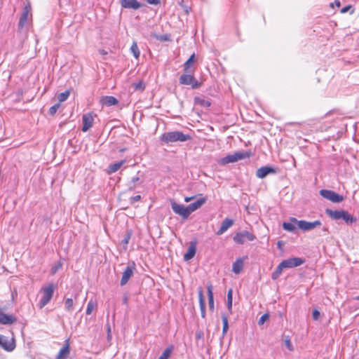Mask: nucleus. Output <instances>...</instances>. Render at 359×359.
<instances>
[{"label": "nucleus", "instance_id": "a18cd8bd", "mask_svg": "<svg viewBox=\"0 0 359 359\" xmlns=\"http://www.w3.org/2000/svg\"><path fill=\"white\" fill-rule=\"evenodd\" d=\"M111 339V327L109 325H107V339L109 341Z\"/></svg>", "mask_w": 359, "mask_h": 359}, {"label": "nucleus", "instance_id": "dca6fc26", "mask_svg": "<svg viewBox=\"0 0 359 359\" xmlns=\"http://www.w3.org/2000/svg\"><path fill=\"white\" fill-rule=\"evenodd\" d=\"M17 318L13 315H7L0 311V323L3 325H11L16 322Z\"/></svg>", "mask_w": 359, "mask_h": 359}, {"label": "nucleus", "instance_id": "c9c22d12", "mask_svg": "<svg viewBox=\"0 0 359 359\" xmlns=\"http://www.w3.org/2000/svg\"><path fill=\"white\" fill-rule=\"evenodd\" d=\"M133 86L135 90H136L142 91L145 88L144 83L142 81H139L137 83H134Z\"/></svg>", "mask_w": 359, "mask_h": 359}, {"label": "nucleus", "instance_id": "603ef678", "mask_svg": "<svg viewBox=\"0 0 359 359\" xmlns=\"http://www.w3.org/2000/svg\"><path fill=\"white\" fill-rule=\"evenodd\" d=\"M128 297L126 295H124L123 298V304H126L128 303Z\"/></svg>", "mask_w": 359, "mask_h": 359}, {"label": "nucleus", "instance_id": "49530a36", "mask_svg": "<svg viewBox=\"0 0 359 359\" xmlns=\"http://www.w3.org/2000/svg\"><path fill=\"white\" fill-rule=\"evenodd\" d=\"M31 11V6L29 5H27L23 10V12H27V14L29 15Z\"/></svg>", "mask_w": 359, "mask_h": 359}, {"label": "nucleus", "instance_id": "423d86ee", "mask_svg": "<svg viewBox=\"0 0 359 359\" xmlns=\"http://www.w3.org/2000/svg\"><path fill=\"white\" fill-rule=\"evenodd\" d=\"M233 241L238 244H243L246 241H252L255 239V236L248 231H243L237 233L233 236Z\"/></svg>", "mask_w": 359, "mask_h": 359}, {"label": "nucleus", "instance_id": "4c0bfd02", "mask_svg": "<svg viewBox=\"0 0 359 359\" xmlns=\"http://www.w3.org/2000/svg\"><path fill=\"white\" fill-rule=\"evenodd\" d=\"M269 318V315L268 313H265L261 316V318L259 320L258 324L259 325H262L264 324V323L268 320Z\"/></svg>", "mask_w": 359, "mask_h": 359}, {"label": "nucleus", "instance_id": "c03bdc74", "mask_svg": "<svg viewBox=\"0 0 359 359\" xmlns=\"http://www.w3.org/2000/svg\"><path fill=\"white\" fill-rule=\"evenodd\" d=\"M140 198H141L140 195H137L135 196L131 197L130 199V203H133L135 202H137V201H140Z\"/></svg>", "mask_w": 359, "mask_h": 359}, {"label": "nucleus", "instance_id": "1a4fd4ad", "mask_svg": "<svg viewBox=\"0 0 359 359\" xmlns=\"http://www.w3.org/2000/svg\"><path fill=\"white\" fill-rule=\"evenodd\" d=\"M0 346L6 351H12L15 347L14 338L8 339L4 335H0Z\"/></svg>", "mask_w": 359, "mask_h": 359}, {"label": "nucleus", "instance_id": "0eeeda50", "mask_svg": "<svg viewBox=\"0 0 359 359\" xmlns=\"http://www.w3.org/2000/svg\"><path fill=\"white\" fill-rule=\"evenodd\" d=\"M180 83L182 85H191L192 88H198L200 83L195 79L191 73L186 72L180 77Z\"/></svg>", "mask_w": 359, "mask_h": 359}, {"label": "nucleus", "instance_id": "a211bd4d", "mask_svg": "<svg viewBox=\"0 0 359 359\" xmlns=\"http://www.w3.org/2000/svg\"><path fill=\"white\" fill-rule=\"evenodd\" d=\"M100 102L103 105L107 107L116 105L118 103V100L113 96H104L101 98Z\"/></svg>", "mask_w": 359, "mask_h": 359}, {"label": "nucleus", "instance_id": "cd10ccee", "mask_svg": "<svg viewBox=\"0 0 359 359\" xmlns=\"http://www.w3.org/2000/svg\"><path fill=\"white\" fill-rule=\"evenodd\" d=\"M233 290L229 289L227 293V307L231 312L232 308Z\"/></svg>", "mask_w": 359, "mask_h": 359}, {"label": "nucleus", "instance_id": "f704fd0d", "mask_svg": "<svg viewBox=\"0 0 359 359\" xmlns=\"http://www.w3.org/2000/svg\"><path fill=\"white\" fill-rule=\"evenodd\" d=\"M96 304L90 300L88 304V306H87V309H86V314L87 315H90L92 311H93L95 306Z\"/></svg>", "mask_w": 359, "mask_h": 359}, {"label": "nucleus", "instance_id": "b1692460", "mask_svg": "<svg viewBox=\"0 0 359 359\" xmlns=\"http://www.w3.org/2000/svg\"><path fill=\"white\" fill-rule=\"evenodd\" d=\"M124 163L125 161H120L109 165L108 168V172L111 173L116 172Z\"/></svg>", "mask_w": 359, "mask_h": 359}, {"label": "nucleus", "instance_id": "5701e85b", "mask_svg": "<svg viewBox=\"0 0 359 359\" xmlns=\"http://www.w3.org/2000/svg\"><path fill=\"white\" fill-rule=\"evenodd\" d=\"M202 205V198H198L196 202L190 204L187 207L189 211V215Z\"/></svg>", "mask_w": 359, "mask_h": 359}, {"label": "nucleus", "instance_id": "6e6552de", "mask_svg": "<svg viewBox=\"0 0 359 359\" xmlns=\"http://www.w3.org/2000/svg\"><path fill=\"white\" fill-rule=\"evenodd\" d=\"M320 194L325 198L333 202V203H340L343 201V196L339 195L331 190L327 189H321L320 191Z\"/></svg>", "mask_w": 359, "mask_h": 359}, {"label": "nucleus", "instance_id": "bf43d9fd", "mask_svg": "<svg viewBox=\"0 0 359 359\" xmlns=\"http://www.w3.org/2000/svg\"><path fill=\"white\" fill-rule=\"evenodd\" d=\"M161 39H164V40H165V39H166V37H165V36H164V37H161Z\"/></svg>", "mask_w": 359, "mask_h": 359}, {"label": "nucleus", "instance_id": "20e7f679", "mask_svg": "<svg viewBox=\"0 0 359 359\" xmlns=\"http://www.w3.org/2000/svg\"><path fill=\"white\" fill-rule=\"evenodd\" d=\"M329 215L335 219H343L346 223H353L356 219L353 217L348 212L344 210H328Z\"/></svg>", "mask_w": 359, "mask_h": 359}, {"label": "nucleus", "instance_id": "4468645a", "mask_svg": "<svg viewBox=\"0 0 359 359\" xmlns=\"http://www.w3.org/2000/svg\"><path fill=\"white\" fill-rule=\"evenodd\" d=\"M121 5L124 8L137 10L141 7L140 3L137 0H121Z\"/></svg>", "mask_w": 359, "mask_h": 359}, {"label": "nucleus", "instance_id": "6e6d98bb", "mask_svg": "<svg viewBox=\"0 0 359 359\" xmlns=\"http://www.w3.org/2000/svg\"><path fill=\"white\" fill-rule=\"evenodd\" d=\"M191 198L186 197L184 200H185L186 202H189V201H191Z\"/></svg>", "mask_w": 359, "mask_h": 359}, {"label": "nucleus", "instance_id": "58836bf2", "mask_svg": "<svg viewBox=\"0 0 359 359\" xmlns=\"http://www.w3.org/2000/svg\"><path fill=\"white\" fill-rule=\"evenodd\" d=\"M62 264L60 262H58L55 264L51 269V273L55 274L60 269H61Z\"/></svg>", "mask_w": 359, "mask_h": 359}, {"label": "nucleus", "instance_id": "4d7b16f0", "mask_svg": "<svg viewBox=\"0 0 359 359\" xmlns=\"http://www.w3.org/2000/svg\"><path fill=\"white\" fill-rule=\"evenodd\" d=\"M354 299L359 300V296H357V297H354Z\"/></svg>", "mask_w": 359, "mask_h": 359}, {"label": "nucleus", "instance_id": "bb28decb", "mask_svg": "<svg viewBox=\"0 0 359 359\" xmlns=\"http://www.w3.org/2000/svg\"><path fill=\"white\" fill-rule=\"evenodd\" d=\"M283 269H284L283 267L281 266V264L280 263L279 265L276 269V270L274 271V272L271 275L272 279H273V280L277 279L280 276V275L281 274L282 271Z\"/></svg>", "mask_w": 359, "mask_h": 359}, {"label": "nucleus", "instance_id": "13d9d810", "mask_svg": "<svg viewBox=\"0 0 359 359\" xmlns=\"http://www.w3.org/2000/svg\"><path fill=\"white\" fill-rule=\"evenodd\" d=\"M161 39H164V40H165V39H166V37H165V36H164V37H161Z\"/></svg>", "mask_w": 359, "mask_h": 359}, {"label": "nucleus", "instance_id": "864d4df0", "mask_svg": "<svg viewBox=\"0 0 359 359\" xmlns=\"http://www.w3.org/2000/svg\"><path fill=\"white\" fill-rule=\"evenodd\" d=\"M196 339H201V332H196Z\"/></svg>", "mask_w": 359, "mask_h": 359}, {"label": "nucleus", "instance_id": "c85d7f7f", "mask_svg": "<svg viewBox=\"0 0 359 359\" xmlns=\"http://www.w3.org/2000/svg\"><path fill=\"white\" fill-rule=\"evenodd\" d=\"M208 300H209V306L211 310L214 309V302H213V294L212 292V287L209 286L208 287Z\"/></svg>", "mask_w": 359, "mask_h": 359}, {"label": "nucleus", "instance_id": "39448f33", "mask_svg": "<svg viewBox=\"0 0 359 359\" xmlns=\"http://www.w3.org/2000/svg\"><path fill=\"white\" fill-rule=\"evenodd\" d=\"M54 290L55 287L53 284H50L47 287L42 289L43 297L40 302V309H42L50 301L53 295Z\"/></svg>", "mask_w": 359, "mask_h": 359}, {"label": "nucleus", "instance_id": "f257e3e1", "mask_svg": "<svg viewBox=\"0 0 359 359\" xmlns=\"http://www.w3.org/2000/svg\"><path fill=\"white\" fill-rule=\"evenodd\" d=\"M189 135H184L180 131L165 133L162 135L161 140L167 143L175 142H185L189 139Z\"/></svg>", "mask_w": 359, "mask_h": 359}, {"label": "nucleus", "instance_id": "7ed1b4c3", "mask_svg": "<svg viewBox=\"0 0 359 359\" xmlns=\"http://www.w3.org/2000/svg\"><path fill=\"white\" fill-rule=\"evenodd\" d=\"M291 222L297 224L298 227L303 231H310L321 226V222L319 220L307 222L305 220H297L295 218H292Z\"/></svg>", "mask_w": 359, "mask_h": 359}, {"label": "nucleus", "instance_id": "a878e982", "mask_svg": "<svg viewBox=\"0 0 359 359\" xmlns=\"http://www.w3.org/2000/svg\"><path fill=\"white\" fill-rule=\"evenodd\" d=\"M29 15L27 14V12H23L18 23V26L20 28H22L27 23L28 20Z\"/></svg>", "mask_w": 359, "mask_h": 359}, {"label": "nucleus", "instance_id": "9d476101", "mask_svg": "<svg viewBox=\"0 0 359 359\" xmlns=\"http://www.w3.org/2000/svg\"><path fill=\"white\" fill-rule=\"evenodd\" d=\"M304 263V260L299 257H293L285 259L280 262L283 269L299 266Z\"/></svg>", "mask_w": 359, "mask_h": 359}, {"label": "nucleus", "instance_id": "09e8293b", "mask_svg": "<svg viewBox=\"0 0 359 359\" xmlns=\"http://www.w3.org/2000/svg\"><path fill=\"white\" fill-rule=\"evenodd\" d=\"M147 1L149 4H154V5H156V4H158V0H147Z\"/></svg>", "mask_w": 359, "mask_h": 359}, {"label": "nucleus", "instance_id": "4be33fe9", "mask_svg": "<svg viewBox=\"0 0 359 359\" xmlns=\"http://www.w3.org/2000/svg\"><path fill=\"white\" fill-rule=\"evenodd\" d=\"M243 268V261L241 258L237 259L233 264L232 271L238 274Z\"/></svg>", "mask_w": 359, "mask_h": 359}, {"label": "nucleus", "instance_id": "de8ad7c7", "mask_svg": "<svg viewBox=\"0 0 359 359\" xmlns=\"http://www.w3.org/2000/svg\"><path fill=\"white\" fill-rule=\"evenodd\" d=\"M334 5H335L337 7H339L341 5V3L339 0H335L334 3H332L330 6L332 7H334Z\"/></svg>", "mask_w": 359, "mask_h": 359}, {"label": "nucleus", "instance_id": "72a5a7b5", "mask_svg": "<svg viewBox=\"0 0 359 359\" xmlns=\"http://www.w3.org/2000/svg\"><path fill=\"white\" fill-rule=\"evenodd\" d=\"M222 323H223V329L222 332L223 334H226L228 329H229V323H228V319L227 317L225 316H222Z\"/></svg>", "mask_w": 359, "mask_h": 359}, {"label": "nucleus", "instance_id": "3c124183", "mask_svg": "<svg viewBox=\"0 0 359 359\" xmlns=\"http://www.w3.org/2000/svg\"><path fill=\"white\" fill-rule=\"evenodd\" d=\"M196 104H202V101L198 97L195 98Z\"/></svg>", "mask_w": 359, "mask_h": 359}, {"label": "nucleus", "instance_id": "6ab92c4d", "mask_svg": "<svg viewBox=\"0 0 359 359\" xmlns=\"http://www.w3.org/2000/svg\"><path fill=\"white\" fill-rule=\"evenodd\" d=\"M233 224V220L231 219H225L219 228V229L217 231V234L221 235L224 233L229 227H231Z\"/></svg>", "mask_w": 359, "mask_h": 359}, {"label": "nucleus", "instance_id": "79ce46f5", "mask_svg": "<svg viewBox=\"0 0 359 359\" xmlns=\"http://www.w3.org/2000/svg\"><path fill=\"white\" fill-rule=\"evenodd\" d=\"M198 302L200 307L202 309V289L201 287L198 289Z\"/></svg>", "mask_w": 359, "mask_h": 359}, {"label": "nucleus", "instance_id": "aec40b11", "mask_svg": "<svg viewBox=\"0 0 359 359\" xmlns=\"http://www.w3.org/2000/svg\"><path fill=\"white\" fill-rule=\"evenodd\" d=\"M194 57L195 55L192 54L184 64V70L185 72L191 73L194 63Z\"/></svg>", "mask_w": 359, "mask_h": 359}, {"label": "nucleus", "instance_id": "2eb2a0df", "mask_svg": "<svg viewBox=\"0 0 359 359\" xmlns=\"http://www.w3.org/2000/svg\"><path fill=\"white\" fill-rule=\"evenodd\" d=\"M196 251V241H191L188 248L187 252L184 255V260L189 261L192 259Z\"/></svg>", "mask_w": 359, "mask_h": 359}, {"label": "nucleus", "instance_id": "2f4dec72", "mask_svg": "<svg viewBox=\"0 0 359 359\" xmlns=\"http://www.w3.org/2000/svg\"><path fill=\"white\" fill-rule=\"evenodd\" d=\"M172 347L167 348L158 359H168L172 352Z\"/></svg>", "mask_w": 359, "mask_h": 359}, {"label": "nucleus", "instance_id": "37998d69", "mask_svg": "<svg viewBox=\"0 0 359 359\" xmlns=\"http://www.w3.org/2000/svg\"><path fill=\"white\" fill-rule=\"evenodd\" d=\"M312 315H313V318L315 320H317L320 316V312L318 310L315 309V310H313Z\"/></svg>", "mask_w": 359, "mask_h": 359}, {"label": "nucleus", "instance_id": "5fc2aeb1", "mask_svg": "<svg viewBox=\"0 0 359 359\" xmlns=\"http://www.w3.org/2000/svg\"><path fill=\"white\" fill-rule=\"evenodd\" d=\"M205 104V105H207V106H210V103L209 102H205V101L203 100V106H204Z\"/></svg>", "mask_w": 359, "mask_h": 359}, {"label": "nucleus", "instance_id": "f3484780", "mask_svg": "<svg viewBox=\"0 0 359 359\" xmlns=\"http://www.w3.org/2000/svg\"><path fill=\"white\" fill-rule=\"evenodd\" d=\"M276 172V170L271 168V167H268V166H264V167H262L260 168H259L257 170V177L258 178H264L265 177H266L267 175H269V173H275Z\"/></svg>", "mask_w": 359, "mask_h": 359}, {"label": "nucleus", "instance_id": "e433bc0d", "mask_svg": "<svg viewBox=\"0 0 359 359\" xmlns=\"http://www.w3.org/2000/svg\"><path fill=\"white\" fill-rule=\"evenodd\" d=\"M131 235H132L131 231H128L125 235L124 238L122 240V242H121L122 244L126 245L128 243L129 240L130 239Z\"/></svg>", "mask_w": 359, "mask_h": 359}, {"label": "nucleus", "instance_id": "ea45409f", "mask_svg": "<svg viewBox=\"0 0 359 359\" xmlns=\"http://www.w3.org/2000/svg\"><path fill=\"white\" fill-rule=\"evenodd\" d=\"M60 106V103L55 104V105L52 106L49 109V114L51 115H53L56 113L57 109H59Z\"/></svg>", "mask_w": 359, "mask_h": 359}, {"label": "nucleus", "instance_id": "7c9ffc66", "mask_svg": "<svg viewBox=\"0 0 359 359\" xmlns=\"http://www.w3.org/2000/svg\"><path fill=\"white\" fill-rule=\"evenodd\" d=\"M283 228L289 231V232H294L296 229V227L294 226V224L291 222H284L283 224Z\"/></svg>", "mask_w": 359, "mask_h": 359}, {"label": "nucleus", "instance_id": "a19ab883", "mask_svg": "<svg viewBox=\"0 0 359 359\" xmlns=\"http://www.w3.org/2000/svg\"><path fill=\"white\" fill-rule=\"evenodd\" d=\"M284 343L289 351L293 350V346L290 341V339L288 337L285 339Z\"/></svg>", "mask_w": 359, "mask_h": 359}, {"label": "nucleus", "instance_id": "f03ea898", "mask_svg": "<svg viewBox=\"0 0 359 359\" xmlns=\"http://www.w3.org/2000/svg\"><path fill=\"white\" fill-rule=\"evenodd\" d=\"M248 157H249L248 152L236 151L233 154H229L225 157L222 158L219 162L222 165H226L228 163L237 162L239 160H242Z\"/></svg>", "mask_w": 359, "mask_h": 359}, {"label": "nucleus", "instance_id": "8fccbe9b", "mask_svg": "<svg viewBox=\"0 0 359 359\" xmlns=\"http://www.w3.org/2000/svg\"><path fill=\"white\" fill-rule=\"evenodd\" d=\"M350 9V6H345L341 10V13H346Z\"/></svg>", "mask_w": 359, "mask_h": 359}, {"label": "nucleus", "instance_id": "412c9836", "mask_svg": "<svg viewBox=\"0 0 359 359\" xmlns=\"http://www.w3.org/2000/svg\"><path fill=\"white\" fill-rule=\"evenodd\" d=\"M69 355V346L68 342L61 348L57 355V359H67Z\"/></svg>", "mask_w": 359, "mask_h": 359}, {"label": "nucleus", "instance_id": "ddd939ff", "mask_svg": "<svg viewBox=\"0 0 359 359\" xmlns=\"http://www.w3.org/2000/svg\"><path fill=\"white\" fill-rule=\"evenodd\" d=\"M82 122H83V128L82 131L86 132L88 131L93 126V116L92 114H85L83 115L82 117Z\"/></svg>", "mask_w": 359, "mask_h": 359}, {"label": "nucleus", "instance_id": "393cba45", "mask_svg": "<svg viewBox=\"0 0 359 359\" xmlns=\"http://www.w3.org/2000/svg\"><path fill=\"white\" fill-rule=\"evenodd\" d=\"M130 51L133 53V56L138 59L140 55V51L139 50V48L137 46V44L135 41H134L130 47Z\"/></svg>", "mask_w": 359, "mask_h": 359}, {"label": "nucleus", "instance_id": "c756f323", "mask_svg": "<svg viewBox=\"0 0 359 359\" xmlns=\"http://www.w3.org/2000/svg\"><path fill=\"white\" fill-rule=\"evenodd\" d=\"M69 90H66L64 93H61L57 95L59 103L65 102L69 96Z\"/></svg>", "mask_w": 359, "mask_h": 359}, {"label": "nucleus", "instance_id": "f8f14e48", "mask_svg": "<svg viewBox=\"0 0 359 359\" xmlns=\"http://www.w3.org/2000/svg\"><path fill=\"white\" fill-rule=\"evenodd\" d=\"M135 264L128 265L124 270L121 280V285H125L133 275Z\"/></svg>", "mask_w": 359, "mask_h": 359}, {"label": "nucleus", "instance_id": "473e14b6", "mask_svg": "<svg viewBox=\"0 0 359 359\" xmlns=\"http://www.w3.org/2000/svg\"><path fill=\"white\" fill-rule=\"evenodd\" d=\"M65 309L67 311H70L72 310L73 309V306H74V301L71 298H67L66 300H65Z\"/></svg>", "mask_w": 359, "mask_h": 359}, {"label": "nucleus", "instance_id": "9b49d317", "mask_svg": "<svg viewBox=\"0 0 359 359\" xmlns=\"http://www.w3.org/2000/svg\"><path fill=\"white\" fill-rule=\"evenodd\" d=\"M171 206L172 210L176 214L182 216L183 218H187L189 217V211L187 210V207L183 205L177 204L175 202H172Z\"/></svg>", "mask_w": 359, "mask_h": 359}]
</instances>
